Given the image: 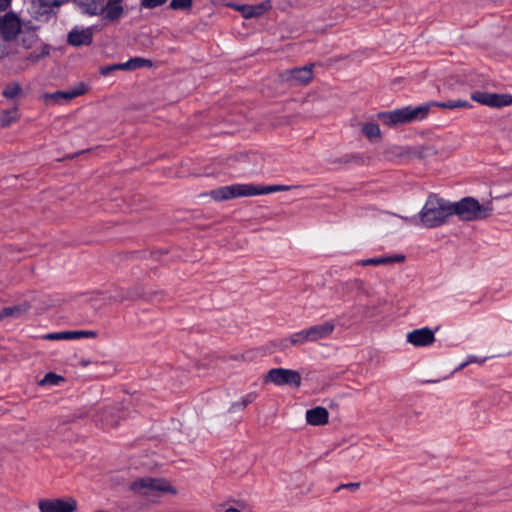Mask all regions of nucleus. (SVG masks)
<instances>
[{
    "instance_id": "obj_11",
    "label": "nucleus",
    "mask_w": 512,
    "mask_h": 512,
    "mask_svg": "<svg viewBox=\"0 0 512 512\" xmlns=\"http://www.w3.org/2000/svg\"><path fill=\"white\" fill-rule=\"evenodd\" d=\"M225 6L240 12L242 17L245 19H252L258 18L270 10L272 8V1L264 0L256 5L227 2L225 3Z\"/></svg>"
},
{
    "instance_id": "obj_52",
    "label": "nucleus",
    "mask_w": 512,
    "mask_h": 512,
    "mask_svg": "<svg viewBox=\"0 0 512 512\" xmlns=\"http://www.w3.org/2000/svg\"><path fill=\"white\" fill-rule=\"evenodd\" d=\"M108 0H104V2H107Z\"/></svg>"
},
{
    "instance_id": "obj_33",
    "label": "nucleus",
    "mask_w": 512,
    "mask_h": 512,
    "mask_svg": "<svg viewBox=\"0 0 512 512\" xmlns=\"http://www.w3.org/2000/svg\"><path fill=\"white\" fill-rule=\"evenodd\" d=\"M193 7V0H171L168 9L171 10H188Z\"/></svg>"
},
{
    "instance_id": "obj_36",
    "label": "nucleus",
    "mask_w": 512,
    "mask_h": 512,
    "mask_svg": "<svg viewBox=\"0 0 512 512\" xmlns=\"http://www.w3.org/2000/svg\"><path fill=\"white\" fill-rule=\"evenodd\" d=\"M88 90V87L85 83L83 82H80L78 83V85L73 88L72 90H69L70 91V94L68 95V98H76L80 95H83L87 92Z\"/></svg>"
},
{
    "instance_id": "obj_1",
    "label": "nucleus",
    "mask_w": 512,
    "mask_h": 512,
    "mask_svg": "<svg viewBox=\"0 0 512 512\" xmlns=\"http://www.w3.org/2000/svg\"><path fill=\"white\" fill-rule=\"evenodd\" d=\"M492 202L480 204L473 197H464L460 201L450 203L437 194L430 193L421 209L420 221L426 228H435L445 224L452 215L465 221L484 220L492 215Z\"/></svg>"
},
{
    "instance_id": "obj_29",
    "label": "nucleus",
    "mask_w": 512,
    "mask_h": 512,
    "mask_svg": "<svg viewBox=\"0 0 512 512\" xmlns=\"http://www.w3.org/2000/svg\"><path fill=\"white\" fill-rule=\"evenodd\" d=\"M13 42L14 41L4 40L0 42V60L15 55L17 53V48L13 45Z\"/></svg>"
},
{
    "instance_id": "obj_44",
    "label": "nucleus",
    "mask_w": 512,
    "mask_h": 512,
    "mask_svg": "<svg viewBox=\"0 0 512 512\" xmlns=\"http://www.w3.org/2000/svg\"><path fill=\"white\" fill-rule=\"evenodd\" d=\"M51 46L49 44H43L41 48L40 57L43 59L50 55Z\"/></svg>"
},
{
    "instance_id": "obj_4",
    "label": "nucleus",
    "mask_w": 512,
    "mask_h": 512,
    "mask_svg": "<svg viewBox=\"0 0 512 512\" xmlns=\"http://www.w3.org/2000/svg\"><path fill=\"white\" fill-rule=\"evenodd\" d=\"M257 192L254 184H234L213 189L208 195L215 201H225L238 197L255 196Z\"/></svg>"
},
{
    "instance_id": "obj_40",
    "label": "nucleus",
    "mask_w": 512,
    "mask_h": 512,
    "mask_svg": "<svg viewBox=\"0 0 512 512\" xmlns=\"http://www.w3.org/2000/svg\"><path fill=\"white\" fill-rule=\"evenodd\" d=\"M44 338L48 340H67V331L49 333Z\"/></svg>"
},
{
    "instance_id": "obj_48",
    "label": "nucleus",
    "mask_w": 512,
    "mask_h": 512,
    "mask_svg": "<svg viewBox=\"0 0 512 512\" xmlns=\"http://www.w3.org/2000/svg\"><path fill=\"white\" fill-rule=\"evenodd\" d=\"M333 163H339V164H349L348 155H344L343 157L337 158L333 161Z\"/></svg>"
},
{
    "instance_id": "obj_16",
    "label": "nucleus",
    "mask_w": 512,
    "mask_h": 512,
    "mask_svg": "<svg viewBox=\"0 0 512 512\" xmlns=\"http://www.w3.org/2000/svg\"><path fill=\"white\" fill-rule=\"evenodd\" d=\"M31 8V17L37 21L48 22L57 15L53 7L44 4V0H31Z\"/></svg>"
},
{
    "instance_id": "obj_26",
    "label": "nucleus",
    "mask_w": 512,
    "mask_h": 512,
    "mask_svg": "<svg viewBox=\"0 0 512 512\" xmlns=\"http://www.w3.org/2000/svg\"><path fill=\"white\" fill-rule=\"evenodd\" d=\"M23 90L18 82H13L5 86V88L2 91L3 97L7 99H14L20 95H22Z\"/></svg>"
},
{
    "instance_id": "obj_20",
    "label": "nucleus",
    "mask_w": 512,
    "mask_h": 512,
    "mask_svg": "<svg viewBox=\"0 0 512 512\" xmlns=\"http://www.w3.org/2000/svg\"><path fill=\"white\" fill-rule=\"evenodd\" d=\"M123 0H108L107 2H104L105 6V15L104 19L109 21H116L124 13V8L121 5Z\"/></svg>"
},
{
    "instance_id": "obj_31",
    "label": "nucleus",
    "mask_w": 512,
    "mask_h": 512,
    "mask_svg": "<svg viewBox=\"0 0 512 512\" xmlns=\"http://www.w3.org/2000/svg\"><path fill=\"white\" fill-rule=\"evenodd\" d=\"M98 333L91 330L67 331V340L79 338H96Z\"/></svg>"
},
{
    "instance_id": "obj_34",
    "label": "nucleus",
    "mask_w": 512,
    "mask_h": 512,
    "mask_svg": "<svg viewBox=\"0 0 512 512\" xmlns=\"http://www.w3.org/2000/svg\"><path fill=\"white\" fill-rule=\"evenodd\" d=\"M287 189H289V187L285 186V185H269V186L256 185V191H258L256 193V195H263V194H268V193L277 192V191H284Z\"/></svg>"
},
{
    "instance_id": "obj_27",
    "label": "nucleus",
    "mask_w": 512,
    "mask_h": 512,
    "mask_svg": "<svg viewBox=\"0 0 512 512\" xmlns=\"http://www.w3.org/2000/svg\"><path fill=\"white\" fill-rule=\"evenodd\" d=\"M362 133L368 138H380L381 137V131L380 127L375 122H367L362 125Z\"/></svg>"
},
{
    "instance_id": "obj_45",
    "label": "nucleus",
    "mask_w": 512,
    "mask_h": 512,
    "mask_svg": "<svg viewBox=\"0 0 512 512\" xmlns=\"http://www.w3.org/2000/svg\"><path fill=\"white\" fill-rule=\"evenodd\" d=\"M28 60L32 61V62H38L39 60H41L42 58L40 57V54L37 52V51H33L29 54V56L27 57Z\"/></svg>"
},
{
    "instance_id": "obj_30",
    "label": "nucleus",
    "mask_w": 512,
    "mask_h": 512,
    "mask_svg": "<svg viewBox=\"0 0 512 512\" xmlns=\"http://www.w3.org/2000/svg\"><path fill=\"white\" fill-rule=\"evenodd\" d=\"M257 396L258 395L256 392L248 393L245 397L242 398L241 401L232 403L230 410L246 408L249 404H251L252 402H254L256 400Z\"/></svg>"
},
{
    "instance_id": "obj_28",
    "label": "nucleus",
    "mask_w": 512,
    "mask_h": 512,
    "mask_svg": "<svg viewBox=\"0 0 512 512\" xmlns=\"http://www.w3.org/2000/svg\"><path fill=\"white\" fill-rule=\"evenodd\" d=\"M19 37L21 45L25 49L32 48L39 40L38 33L21 32Z\"/></svg>"
},
{
    "instance_id": "obj_43",
    "label": "nucleus",
    "mask_w": 512,
    "mask_h": 512,
    "mask_svg": "<svg viewBox=\"0 0 512 512\" xmlns=\"http://www.w3.org/2000/svg\"><path fill=\"white\" fill-rule=\"evenodd\" d=\"M477 358L475 356H469L468 359L460 364L454 371H459V370H462L465 366H467L468 364L470 363H474V362H477Z\"/></svg>"
},
{
    "instance_id": "obj_37",
    "label": "nucleus",
    "mask_w": 512,
    "mask_h": 512,
    "mask_svg": "<svg viewBox=\"0 0 512 512\" xmlns=\"http://www.w3.org/2000/svg\"><path fill=\"white\" fill-rule=\"evenodd\" d=\"M167 0H141L140 6L146 9H154L165 4Z\"/></svg>"
},
{
    "instance_id": "obj_13",
    "label": "nucleus",
    "mask_w": 512,
    "mask_h": 512,
    "mask_svg": "<svg viewBox=\"0 0 512 512\" xmlns=\"http://www.w3.org/2000/svg\"><path fill=\"white\" fill-rule=\"evenodd\" d=\"M407 341L416 347H425L435 341V333L428 327L415 329L408 333Z\"/></svg>"
},
{
    "instance_id": "obj_51",
    "label": "nucleus",
    "mask_w": 512,
    "mask_h": 512,
    "mask_svg": "<svg viewBox=\"0 0 512 512\" xmlns=\"http://www.w3.org/2000/svg\"><path fill=\"white\" fill-rule=\"evenodd\" d=\"M159 255V252H151L150 253V256L153 257V258H157V256Z\"/></svg>"
},
{
    "instance_id": "obj_50",
    "label": "nucleus",
    "mask_w": 512,
    "mask_h": 512,
    "mask_svg": "<svg viewBox=\"0 0 512 512\" xmlns=\"http://www.w3.org/2000/svg\"><path fill=\"white\" fill-rule=\"evenodd\" d=\"M224 512H241V511L237 508L230 507V508L226 509Z\"/></svg>"
},
{
    "instance_id": "obj_18",
    "label": "nucleus",
    "mask_w": 512,
    "mask_h": 512,
    "mask_svg": "<svg viewBox=\"0 0 512 512\" xmlns=\"http://www.w3.org/2000/svg\"><path fill=\"white\" fill-rule=\"evenodd\" d=\"M310 342L317 341L328 337L334 330V325L330 322H325L320 325L311 326L305 329Z\"/></svg>"
},
{
    "instance_id": "obj_15",
    "label": "nucleus",
    "mask_w": 512,
    "mask_h": 512,
    "mask_svg": "<svg viewBox=\"0 0 512 512\" xmlns=\"http://www.w3.org/2000/svg\"><path fill=\"white\" fill-rule=\"evenodd\" d=\"M308 341H309V339H308L306 330H302V331L293 333L289 337L282 338L279 340H274L271 342V345L274 348L278 349L279 351H285L286 349L290 348L291 346H299Z\"/></svg>"
},
{
    "instance_id": "obj_8",
    "label": "nucleus",
    "mask_w": 512,
    "mask_h": 512,
    "mask_svg": "<svg viewBox=\"0 0 512 512\" xmlns=\"http://www.w3.org/2000/svg\"><path fill=\"white\" fill-rule=\"evenodd\" d=\"M312 67L313 64H309L303 67L287 69L280 73L279 77L282 82L287 83L289 86L307 85L313 79Z\"/></svg>"
},
{
    "instance_id": "obj_2",
    "label": "nucleus",
    "mask_w": 512,
    "mask_h": 512,
    "mask_svg": "<svg viewBox=\"0 0 512 512\" xmlns=\"http://www.w3.org/2000/svg\"><path fill=\"white\" fill-rule=\"evenodd\" d=\"M429 111L430 105L426 103L414 108L411 106H406L400 109H395L393 111L379 112L377 114V118L384 125L392 127L423 120L428 116Z\"/></svg>"
},
{
    "instance_id": "obj_9",
    "label": "nucleus",
    "mask_w": 512,
    "mask_h": 512,
    "mask_svg": "<svg viewBox=\"0 0 512 512\" xmlns=\"http://www.w3.org/2000/svg\"><path fill=\"white\" fill-rule=\"evenodd\" d=\"M157 292L146 293L144 288L136 284L133 287L128 289L117 288L115 290V294L110 296V301L123 303L124 301H137V300H145L149 301L155 296Z\"/></svg>"
},
{
    "instance_id": "obj_10",
    "label": "nucleus",
    "mask_w": 512,
    "mask_h": 512,
    "mask_svg": "<svg viewBox=\"0 0 512 512\" xmlns=\"http://www.w3.org/2000/svg\"><path fill=\"white\" fill-rule=\"evenodd\" d=\"M471 99L482 105L501 108L512 104V95L474 91Z\"/></svg>"
},
{
    "instance_id": "obj_25",
    "label": "nucleus",
    "mask_w": 512,
    "mask_h": 512,
    "mask_svg": "<svg viewBox=\"0 0 512 512\" xmlns=\"http://www.w3.org/2000/svg\"><path fill=\"white\" fill-rule=\"evenodd\" d=\"M17 120V107L5 110L0 115V126L2 128L9 127L13 122Z\"/></svg>"
},
{
    "instance_id": "obj_46",
    "label": "nucleus",
    "mask_w": 512,
    "mask_h": 512,
    "mask_svg": "<svg viewBox=\"0 0 512 512\" xmlns=\"http://www.w3.org/2000/svg\"><path fill=\"white\" fill-rule=\"evenodd\" d=\"M12 0H0V11H6L10 5Z\"/></svg>"
},
{
    "instance_id": "obj_41",
    "label": "nucleus",
    "mask_w": 512,
    "mask_h": 512,
    "mask_svg": "<svg viewBox=\"0 0 512 512\" xmlns=\"http://www.w3.org/2000/svg\"><path fill=\"white\" fill-rule=\"evenodd\" d=\"M350 163H355L357 165H364L365 158L361 154H347Z\"/></svg>"
},
{
    "instance_id": "obj_49",
    "label": "nucleus",
    "mask_w": 512,
    "mask_h": 512,
    "mask_svg": "<svg viewBox=\"0 0 512 512\" xmlns=\"http://www.w3.org/2000/svg\"><path fill=\"white\" fill-rule=\"evenodd\" d=\"M82 367H87L88 365L91 364V361L88 360V359H81L80 360V363H79Z\"/></svg>"
},
{
    "instance_id": "obj_5",
    "label": "nucleus",
    "mask_w": 512,
    "mask_h": 512,
    "mask_svg": "<svg viewBox=\"0 0 512 512\" xmlns=\"http://www.w3.org/2000/svg\"><path fill=\"white\" fill-rule=\"evenodd\" d=\"M301 374L292 369L272 368L263 376V383H273L277 386L289 385L295 388L301 386Z\"/></svg>"
},
{
    "instance_id": "obj_32",
    "label": "nucleus",
    "mask_w": 512,
    "mask_h": 512,
    "mask_svg": "<svg viewBox=\"0 0 512 512\" xmlns=\"http://www.w3.org/2000/svg\"><path fill=\"white\" fill-rule=\"evenodd\" d=\"M64 377L58 375L54 372H48L42 380H40L39 385H58L60 382L64 381Z\"/></svg>"
},
{
    "instance_id": "obj_42",
    "label": "nucleus",
    "mask_w": 512,
    "mask_h": 512,
    "mask_svg": "<svg viewBox=\"0 0 512 512\" xmlns=\"http://www.w3.org/2000/svg\"><path fill=\"white\" fill-rule=\"evenodd\" d=\"M360 487V483L359 482H354V483H347V484H342L340 486H338L335 491H338L340 489H349L351 491H355L357 489H359Z\"/></svg>"
},
{
    "instance_id": "obj_17",
    "label": "nucleus",
    "mask_w": 512,
    "mask_h": 512,
    "mask_svg": "<svg viewBox=\"0 0 512 512\" xmlns=\"http://www.w3.org/2000/svg\"><path fill=\"white\" fill-rule=\"evenodd\" d=\"M306 421L313 426H322L329 421V412L322 406H317L306 411Z\"/></svg>"
},
{
    "instance_id": "obj_39",
    "label": "nucleus",
    "mask_w": 512,
    "mask_h": 512,
    "mask_svg": "<svg viewBox=\"0 0 512 512\" xmlns=\"http://www.w3.org/2000/svg\"><path fill=\"white\" fill-rule=\"evenodd\" d=\"M22 24V32L38 33V30L40 29V27L38 25H35L32 20H22Z\"/></svg>"
},
{
    "instance_id": "obj_14",
    "label": "nucleus",
    "mask_w": 512,
    "mask_h": 512,
    "mask_svg": "<svg viewBox=\"0 0 512 512\" xmlns=\"http://www.w3.org/2000/svg\"><path fill=\"white\" fill-rule=\"evenodd\" d=\"M93 42V29L87 27L85 29L73 28L67 35V43L73 47L82 45H91Z\"/></svg>"
},
{
    "instance_id": "obj_19",
    "label": "nucleus",
    "mask_w": 512,
    "mask_h": 512,
    "mask_svg": "<svg viewBox=\"0 0 512 512\" xmlns=\"http://www.w3.org/2000/svg\"><path fill=\"white\" fill-rule=\"evenodd\" d=\"M84 13L89 15H99L104 13V0H72Z\"/></svg>"
},
{
    "instance_id": "obj_23",
    "label": "nucleus",
    "mask_w": 512,
    "mask_h": 512,
    "mask_svg": "<svg viewBox=\"0 0 512 512\" xmlns=\"http://www.w3.org/2000/svg\"><path fill=\"white\" fill-rule=\"evenodd\" d=\"M431 107H439L443 109H455V108H471L473 105L467 101L462 99L448 100L444 102L439 101H431L428 103Z\"/></svg>"
},
{
    "instance_id": "obj_3",
    "label": "nucleus",
    "mask_w": 512,
    "mask_h": 512,
    "mask_svg": "<svg viewBox=\"0 0 512 512\" xmlns=\"http://www.w3.org/2000/svg\"><path fill=\"white\" fill-rule=\"evenodd\" d=\"M438 151L435 146L418 145V146H398L393 145L384 150V157L387 160L394 158H407V159H426L437 155Z\"/></svg>"
},
{
    "instance_id": "obj_35",
    "label": "nucleus",
    "mask_w": 512,
    "mask_h": 512,
    "mask_svg": "<svg viewBox=\"0 0 512 512\" xmlns=\"http://www.w3.org/2000/svg\"><path fill=\"white\" fill-rule=\"evenodd\" d=\"M70 94V91H55L52 94H46V98H51L55 102H60L61 100L69 101L73 98H68V95Z\"/></svg>"
},
{
    "instance_id": "obj_7",
    "label": "nucleus",
    "mask_w": 512,
    "mask_h": 512,
    "mask_svg": "<svg viewBox=\"0 0 512 512\" xmlns=\"http://www.w3.org/2000/svg\"><path fill=\"white\" fill-rule=\"evenodd\" d=\"M130 490L136 494L147 495L148 491L175 493V488L165 479L144 477L133 481Z\"/></svg>"
},
{
    "instance_id": "obj_22",
    "label": "nucleus",
    "mask_w": 512,
    "mask_h": 512,
    "mask_svg": "<svg viewBox=\"0 0 512 512\" xmlns=\"http://www.w3.org/2000/svg\"><path fill=\"white\" fill-rule=\"evenodd\" d=\"M405 261V255L397 254L392 256L378 257V258H368L361 261L362 266L367 265H381V264H393V263H402Z\"/></svg>"
},
{
    "instance_id": "obj_12",
    "label": "nucleus",
    "mask_w": 512,
    "mask_h": 512,
    "mask_svg": "<svg viewBox=\"0 0 512 512\" xmlns=\"http://www.w3.org/2000/svg\"><path fill=\"white\" fill-rule=\"evenodd\" d=\"M40 512H75L77 501L73 497L44 499L38 503Z\"/></svg>"
},
{
    "instance_id": "obj_21",
    "label": "nucleus",
    "mask_w": 512,
    "mask_h": 512,
    "mask_svg": "<svg viewBox=\"0 0 512 512\" xmlns=\"http://www.w3.org/2000/svg\"><path fill=\"white\" fill-rule=\"evenodd\" d=\"M30 308H31V305L28 302H24L22 304H18V305H14V306L4 307L0 311V321H2L4 318H7V317L18 318L21 315L27 313L30 310Z\"/></svg>"
},
{
    "instance_id": "obj_38",
    "label": "nucleus",
    "mask_w": 512,
    "mask_h": 512,
    "mask_svg": "<svg viewBox=\"0 0 512 512\" xmlns=\"http://www.w3.org/2000/svg\"><path fill=\"white\" fill-rule=\"evenodd\" d=\"M122 66V63H119V64H112V65H108V66H102L100 67L99 69V72L101 75L103 76H107L109 75L112 71H117V70H126V68L124 67H121Z\"/></svg>"
},
{
    "instance_id": "obj_47",
    "label": "nucleus",
    "mask_w": 512,
    "mask_h": 512,
    "mask_svg": "<svg viewBox=\"0 0 512 512\" xmlns=\"http://www.w3.org/2000/svg\"><path fill=\"white\" fill-rule=\"evenodd\" d=\"M228 358L233 361L246 360L245 354H234V355H230Z\"/></svg>"
},
{
    "instance_id": "obj_6",
    "label": "nucleus",
    "mask_w": 512,
    "mask_h": 512,
    "mask_svg": "<svg viewBox=\"0 0 512 512\" xmlns=\"http://www.w3.org/2000/svg\"><path fill=\"white\" fill-rule=\"evenodd\" d=\"M22 19L15 11L0 15V37L4 41H15L22 32Z\"/></svg>"
},
{
    "instance_id": "obj_24",
    "label": "nucleus",
    "mask_w": 512,
    "mask_h": 512,
    "mask_svg": "<svg viewBox=\"0 0 512 512\" xmlns=\"http://www.w3.org/2000/svg\"><path fill=\"white\" fill-rule=\"evenodd\" d=\"M153 63L150 59H145L141 57L131 58L128 61L122 63L121 67L126 68V70H135L142 67H152Z\"/></svg>"
}]
</instances>
